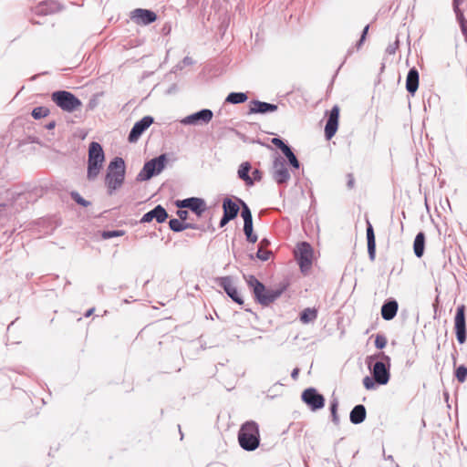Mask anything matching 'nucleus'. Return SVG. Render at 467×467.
I'll return each instance as SVG.
<instances>
[{"mask_svg":"<svg viewBox=\"0 0 467 467\" xmlns=\"http://www.w3.org/2000/svg\"><path fill=\"white\" fill-rule=\"evenodd\" d=\"M125 178V162L121 158H115L108 166L105 183L109 189V194L119 189Z\"/></svg>","mask_w":467,"mask_h":467,"instance_id":"obj_1","label":"nucleus"},{"mask_svg":"<svg viewBox=\"0 0 467 467\" xmlns=\"http://www.w3.org/2000/svg\"><path fill=\"white\" fill-rule=\"evenodd\" d=\"M105 155L102 147L98 142H91L88 148V172L87 177L89 181H94L99 174Z\"/></svg>","mask_w":467,"mask_h":467,"instance_id":"obj_2","label":"nucleus"},{"mask_svg":"<svg viewBox=\"0 0 467 467\" xmlns=\"http://www.w3.org/2000/svg\"><path fill=\"white\" fill-rule=\"evenodd\" d=\"M238 441L240 446L246 451H254L259 446V429L254 421H247L242 425Z\"/></svg>","mask_w":467,"mask_h":467,"instance_id":"obj_3","label":"nucleus"},{"mask_svg":"<svg viewBox=\"0 0 467 467\" xmlns=\"http://www.w3.org/2000/svg\"><path fill=\"white\" fill-rule=\"evenodd\" d=\"M167 158L165 154H161L147 161L137 176V180L140 182L148 181L154 175L160 174L165 168Z\"/></svg>","mask_w":467,"mask_h":467,"instance_id":"obj_4","label":"nucleus"},{"mask_svg":"<svg viewBox=\"0 0 467 467\" xmlns=\"http://www.w3.org/2000/svg\"><path fill=\"white\" fill-rule=\"evenodd\" d=\"M246 281L249 286L253 288L258 301L263 305H268L279 296L277 292L266 291L265 285L253 275H249Z\"/></svg>","mask_w":467,"mask_h":467,"instance_id":"obj_5","label":"nucleus"},{"mask_svg":"<svg viewBox=\"0 0 467 467\" xmlns=\"http://www.w3.org/2000/svg\"><path fill=\"white\" fill-rule=\"evenodd\" d=\"M52 99L59 108L68 112H72L81 106L80 100L67 91L54 92Z\"/></svg>","mask_w":467,"mask_h":467,"instance_id":"obj_6","label":"nucleus"},{"mask_svg":"<svg viewBox=\"0 0 467 467\" xmlns=\"http://www.w3.org/2000/svg\"><path fill=\"white\" fill-rule=\"evenodd\" d=\"M300 268L303 272L308 270L312 265L313 250L307 243H301L295 251Z\"/></svg>","mask_w":467,"mask_h":467,"instance_id":"obj_7","label":"nucleus"},{"mask_svg":"<svg viewBox=\"0 0 467 467\" xmlns=\"http://www.w3.org/2000/svg\"><path fill=\"white\" fill-rule=\"evenodd\" d=\"M273 179L279 184L286 182L290 179V173L286 168L285 160L275 157L272 167Z\"/></svg>","mask_w":467,"mask_h":467,"instance_id":"obj_8","label":"nucleus"},{"mask_svg":"<svg viewBox=\"0 0 467 467\" xmlns=\"http://www.w3.org/2000/svg\"><path fill=\"white\" fill-rule=\"evenodd\" d=\"M213 113L210 109H202L198 112L186 116L181 119V123L183 125H204L208 124L213 119Z\"/></svg>","mask_w":467,"mask_h":467,"instance_id":"obj_9","label":"nucleus"},{"mask_svg":"<svg viewBox=\"0 0 467 467\" xmlns=\"http://www.w3.org/2000/svg\"><path fill=\"white\" fill-rule=\"evenodd\" d=\"M465 307L463 305L458 306L455 318L454 327L456 332L457 340L460 344H462L466 340V327H465Z\"/></svg>","mask_w":467,"mask_h":467,"instance_id":"obj_10","label":"nucleus"},{"mask_svg":"<svg viewBox=\"0 0 467 467\" xmlns=\"http://www.w3.org/2000/svg\"><path fill=\"white\" fill-rule=\"evenodd\" d=\"M302 400L312 410H317L324 407V397L317 392L315 389H307L302 394Z\"/></svg>","mask_w":467,"mask_h":467,"instance_id":"obj_11","label":"nucleus"},{"mask_svg":"<svg viewBox=\"0 0 467 467\" xmlns=\"http://www.w3.org/2000/svg\"><path fill=\"white\" fill-rule=\"evenodd\" d=\"M219 285L224 289L226 294L236 303L242 305L243 299L239 295L237 288L233 281V279L229 276L222 277L219 280Z\"/></svg>","mask_w":467,"mask_h":467,"instance_id":"obj_12","label":"nucleus"},{"mask_svg":"<svg viewBox=\"0 0 467 467\" xmlns=\"http://www.w3.org/2000/svg\"><path fill=\"white\" fill-rule=\"evenodd\" d=\"M153 122V119L150 116L142 118L140 121L136 122L129 135L130 141H136L140 136L147 130Z\"/></svg>","mask_w":467,"mask_h":467,"instance_id":"obj_13","label":"nucleus"},{"mask_svg":"<svg viewBox=\"0 0 467 467\" xmlns=\"http://www.w3.org/2000/svg\"><path fill=\"white\" fill-rule=\"evenodd\" d=\"M131 18L137 24L149 25L156 20L157 16L150 10L138 8L132 12Z\"/></svg>","mask_w":467,"mask_h":467,"instance_id":"obj_14","label":"nucleus"},{"mask_svg":"<svg viewBox=\"0 0 467 467\" xmlns=\"http://www.w3.org/2000/svg\"><path fill=\"white\" fill-rule=\"evenodd\" d=\"M338 117L339 109L337 106H335L330 111L328 120L325 127V133L327 140H330L337 130Z\"/></svg>","mask_w":467,"mask_h":467,"instance_id":"obj_15","label":"nucleus"},{"mask_svg":"<svg viewBox=\"0 0 467 467\" xmlns=\"http://www.w3.org/2000/svg\"><path fill=\"white\" fill-rule=\"evenodd\" d=\"M372 374L376 382L381 385H385L389 379V368L383 362H376L373 366Z\"/></svg>","mask_w":467,"mask_h":467,"instance_id":"obj_16","label":"nucleus"},{"mask_svg":"<svg viewBox=\"0 0 467 467\" xmlns=\"http://www.w3.org/2000/svg\"><path fill=\"white\" fill-rule=\"evenodd\" d=\"M168 217V213L163 207L161 205L156 206L153 210L145 213L140 222L150 223L155 219L158 223H163Z\"/></svg>","mask_w":467,"mask_h":467,"instance_id":"obj_17","label":"nucleus"},{"mask_svg":"<svg viewBox=\"0 0 467 467\" xmlns=\"http://www.w3.org/2000/svg\"><path fill=\"white\" fill-rule=\"evenodd\" d=\"M181 207L189 208L197 215H201L205 210V202L199 198H189L181 202Z\"/></svg>","mask_w":467,"mask_h":467,"instance_id":"obj_18","label":"nucleus"},{"mask_svg":"<svg viewBox=\"0 0 467 467\" xmlns=\"http://www.w3.org/2000/svg\"><path fill=\"white\" fill-rule=\"evenodd\" d=\"M277 109V106L275 104H270L267 102H262L259 100H254L251 102L249 112L254 113H267L274 112Z\"/></svg>","mask_w":467,"mask_h":467,"instance_id":"obj_19","label":"nucleus"},{"mask_svg":"<svg viewBox=\"0 0 467 467\" xmlns=\"http://www.w3.org/2000/svg\"><path fill=\"white\" fill-rule=\"evenodd\" d=\"M419 87V73L417 69L411 68L407 76L406 88L410 94H414Z\"/></svg>","mask_w":467,"mask_h":467,"instance_id":"obj_20","label":"nucleus"},{"mask_svg":"<svg viewBox=\"0 0 467 467\" xmlns=\"http://www.w3.org/2000/svg\"><path fill=\"white\" fill-rule=\"evenodd\" d=\"M398 303L396 301H389L384 304L381 307V316L385 320H391L397 314Z\"/></svg>","mask_w":467,"mask_h":467,"instance_id":"obj_21","label":"nucleus"},{"mask_svg":"<svg viewBox=\"0 0 467 467\" xmlns=\"http://www.w3.org/2000/svg\"><path fill=\"white\" fill-rule=\"evenodd\" d=\"M350 421L353 424H359L366 419V409L363 405H357L353 408L349 415Z\"/></svg>","mask_w":467,"mask_h":467,"instance_id":"obj_22","label":"nucleus"},{"mask_svg":"<svg viewBox=\"0 0 467 467\" xmlns=\"http://www.w3.org/2000/svg\"><path fill=\"white\" fill-rule=\"evenodd\" d=\"M367 240H368V252L369 254V258L371 260H374L375 253H376V242H375V235H374V231H373L372 225L368 222V228H367Z\"/></svg>","mask_w":467,"mask_h":467,"instance_id":"obj_23","label":"nucleus"},{"mask_svg":"<svg viewBox=\"0 0 467 467\" xmlns=\"http://www.w3.org/2000/svg\"><path fill=\"white\" fill-rule=\"evenodd\" d=\"M223 213L231 218H235L239 212V205L231 199L226 198L223 203Z\"/></svg>","mask_w":467,"mask_h":467,"instance_id":"obj_24","label":"nucleus"},{"mask_svg":"<svg viewBox=\"0 0 467 467\" xmlns=\"http://www.w3.org/2000/svg\"><path fill=\"white\" fill-rule=\"evenodd\" d=\"M425 236L423 233H419L414 240L413 250L417 257H421L424 253Z\"/></svg>","mask_w":467,"mask_h":467,"instance_id":"obj_25","label":"nucleus"},{"mask_svg":"<svg viewBox=\"0 0 467 467\" xmlns=\"http://www.w3.org/2000/svg\"><path fill=\"white\" fill-rule=\"evenodd\" d=\"M317 317V311L316 308H306L300 315V321L304 324L314 322Z\"/></svg>","mask_w":467,"mask_h":467,"instance_id":"obj_26","label":"nucleus"},{"mask_svg":"<svg viewBox=\"0 0 467 467\" xmlns=\"http://www.w3.org/2000/svg\"><path fill=\"white\" fill-rule=\"evenodd\" d=\"M250 168L251 166L248 162H244L240 165L238 170L239 178L244 180L248 185H252L254 183L253 179L248 175Z\"/></svg>","mask_w":467,"mask_h":467,"instance_id":"obj_27","label":"nucleus"},{"mask_svg":"<svg viewBox=\"0 0 467 467\" xmlns=\"http://www.w3.org/2000/svg\"><path fill=\"white\" fill-rule=\"evenodd\" d=\"M247 95L243 92H233L230 93L226 98V102L232 104H239L247 100Z\"/></svg>","mask_w":467,"mask_h":467,"instance_id":"obj_28","label":"nucleus"},{"mask_svg":"<svg viewBox=\"0 0 467 467\" xmlns=\"http://www.w3.org/2000/svg\"><path fill=\"white\" fill-rule=\"evenodd\" d=\"M170 228L174 232H181L189 227V224L184 223L183 220L181 219H171L169 222Z\"/></svg>","mask_w":467,"mask_h":467,"instance_id":"obj_29","label":"nucleus"},{"mask_svg":"<svg viewBox=\"0 0 467 467\" xmlns=\"http://www.w3.org/2000/svg\"><path fill=\"white\" fill-rule=\"evenodd\" d=\"M282 152L285 154V156L287 158L288 161L292 165V167L298 169L299 168V161H297L296 155L293 153L291 149L287 146L285 149H283Z\"/></svg>","mask_w":467,"mask_h":467,"instance_id":"obj_30","label":"nucleus"},{"mask_svg":"<svg viewBox=\"0 0 467 467\" xmlns=\"http://www.w3.org/2000/svg\"><path fill=\"white\" fill-rule=\"evenodd\" d=\"M244 232L249 242L255 243L257 241V236L253 234V223H244Z\"/></svg>","mask_w":467,"mask_h":467,"instance_id":"obj_31","label":"nucleus"},{"mask_svg":"<svg viewBox=\"0 0 467 467\" xmlns=\"http://www.w3.org/2000/svg\"><path fill=\"white\" fill-rule=\"evenodd\" d=\"M49 110L46 107H37L35 108L32 111V116L36 119H39L45 118L48 115Z\"/></svg>","mask_w":467,"mask_h":467,"instance_id":"obj_32","label":"nucleus"},{"mask_svg":"<svg viewBox=\"0 0 467 467\" xmlns=\"http://www.w3.org/2000/svg\"><path fill=\"white\" fill-rule=\"evenodd\" d=\"M241 203H242V206H243V210H242V213H241V215L244 219V223H253V218H252V213H251V211L249 209V207L246 205L245 202L240 201Z\"/></svg>","mask_w":467,"mask_h":467,"instance_id":"obj_33","label":"nucleus"},{"mask_svg":"<svg viewBox=\"0 0 467 467\" xmlns=\"http://www.w3.org/2000/svg\"><path fill=\"white\" fill-rule=\"evenodd\" d=\"M455 376L460 382H464L467 378V368L464 366H460L456 369Z\"/></svg>","mask_w":467,"mask_h":467,"instance_id":"obj_34","label":"nucleus"},{"mask_svg":"<svg viewBox=\"0 0 467 467\" xmlns=\"http://www.w3.org/2000/svg\"><path fill=\"white\" fill-rule=\"evenodd\" d=\"M124 234L123 231H105L102 233L103 239H109L112 237H119Z\"/></svg>","mask_w":467,"mask_h":467,"instance_id":"obj_35","label":"nucleus"},{"mask_svg":"<svg viewBox=\"0 0 467 467\" xmlns=\"http://www.w3.org/2000/svg\"><path fill=\"white\" fill-rule=\"evenodd\" d=\"M337 410V401H334L331 404V414H332V420L334 421L335 424H338V422H339Z\"/></svg>","mask_w":467,"mask_h":467,"instance_id":"obj_36","label":"nucleus"},{"mask_svg":"<svg viewBox=\"0 0 467 467\" xmlns=\"http://www.w3.org/2000/svg\"><path fill=\"white\" fill-rule=\"evenodd\" d=\"M271 253L266 250H263L262 248H259L257 251V257L263 261H266L269 259Z\"/></svg>","mask_w":467,"mask_h":467,"instance_id":"obj_37","label":"nucleus"},{"mask_svg":"<svg viewBox=\"0 0 467 467\" xmlns=\"http://www.w3.org/2000/svg\"><path fill=\"white\" fill-rule=\"evenodd\" d=\"M386 344H387V340L384 337L377 336V337L375 339V346L378 348L381 349V348H385Z\"/></svg>","mask_w":467,"mask_h":467,"instance_id":"obj_38","label":"nucleus"},{"mask_svg":"<svg viewBox=\"0 0 467 467\" xmlns=\"http://www.w3.org/2000/svg\"><path fill=\"white\" fill-rule=\"evenodd\" d=\"M72 198L79 204L87 206L88 202L85 201L78 192H72Z\"/></svg>","mask_w":467,"mask_h":467,"instance_id":"obj_39","label":"nucleus"},{"mask_svg":"<svg viewBox=\"0 0 467 467\" xmlns=\"http://www.w3.org/2000/svg\"><path fill=\"white\" fill-rule=\"evenodd\" d=\"M363 384L367 389H372L375 387V383H374L373 379L369 377L364 378Z\"/></svg>","mask_w":467,"mask_h":467,"instance_id":"obj_40","label":"nucleus"},{"mask_svg":"<svg viewBox=\"0 0 467 467\" xmlns=\"http://www.w3.org/2000/svg\"><path fill=\"white\" fill-rule=\"evenodd\" d=\"M272 143L275 146H276L277 148H279L281 150H283V149H285L287 147V145L281 139H278V138H274L272 140Z\"/></svg>","mask_w":467,"mask_h":467,"instance_id":"obj_41","label":"nucleus"},{"mask_svg":"<svg viewBox=\"0 0 467 467\" xmlns=\"http://www.w3.org/2000/svg\"><path fill=\"white\" fill-rule=\"evenodd\" d=\"M368 31V26H366L364 27V29H363V33H362V36H361V37H360V40H359V42H358V47H359L361 46V44L363 43V41L365 40V38H366V35H367Z\"/></svg>","mask_w":467,"mask_h":467,"instance_id":"obj_42","label":"nucleus"},{"mask_svg":"<svg viewBox=\"0 0 467 467\" xmlns=\"http://www.w3.org/2000/svg\"><path fill=\"white\" fill-rule=\"evenodd\" d=\"M232 219L233 218H231V217H229V216H227V215H225L223 213V218L221 219V222H220V226L221 227L224 226Z\"/></svg>","mask_w":467,"mask_h":467,"instance_id":"obj_43","label":"nucleus"},{"mask_svg":"<svg viewBox=\"0 0 467 467\" xmlns=\"http://www.w3.org/2000/svg\"><path fill=\"white\" fill-rule=\"evenodd\" d=\"M178 216L181 220H183L185 221L187 219V214H188V212L187 211H182V210H180L178 211Z\"/></svg>","mask_w":467,"mask_h":467,"instance_id":"obj_44","label":"nucleus"},{"mask_svg":"<svg viewBox=\"0 0 467 467\" xmlns=\"http://www.w3.org/2000/svg\"><path fill=\"white\" fill-rule=\"evenodd\" d=\"M354 186V177L352 174H348V187L353 188Z\"/></svg>","mask_w":467,"mask_h":467,"instance_id":"obj_45","label":"nucleus"},{"mask_svg":"<svg viewBox=\"0 0 467 467\" xmlns=\"http://www.w3.org/2000/svg\"><path fill=\"white\" fill-rule=\"evenodd\" d=\"M253 176L254 178V180H260V172L259 171L255 170L254 172H253Z\"/></svg>","mask_w":467,"mask_h":467,"instance_id":"obj_46","label":"nucleus"},{"mask_svg":"<svg viewBox=\"0 0 467 467\" xmlns=\"http://www.w3.org/2000/svg\"><path fill=\"white\" fill-rule=\"evenodd\" d=\"M297 375H298V368H295L291 374L292 378L293 379H296L297 378Z\"/></svg>","mask_w":467,"mask_h":467,"instance_id":"obj_47","label":"nucleus"},{"mask_svg":"<svg viewBox=\"0 0 467 467\" xmlns=\"http://www.w3.org/2000/svg\"><path fill=\"white\" fill-rule=\"evenodd\" d=\"M93 311H94V309H93V308H92V309H89V310L86 313V315H85V316H86L87 317H89V316L93 313Z\"/></svg>","mask_w":467,"mask_h":467,"instance_id":"obj_48","label":"nucleus"},{"mask_svg":"<svg viewBox=\"0 0 467 467\" xmlns=\"http://www.w3.org/2000/svg\"><path fill=\"white\" fill-rule=\"evenodd\" d=\"M54 127V124H49L48 128L51 129Z\"/></svg>","mask_w":467,"mask_h":467,"instance_id":"obj_49","label":"nucleus"}]
</instances>
